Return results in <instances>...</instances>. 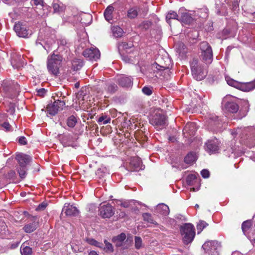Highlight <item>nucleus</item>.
Returning <instances> with one entry per match:
<instances>
[{
	"instance_id": "nucleus-26",
	"label": "nucleus",
	"mask_w": 255,
	"mask_h": 255,
	"mask_svg": "<svg viewBox=\"0 0 255 255\" xmlns=\"http://www.w3.org/2000/svg\"><path fill=\"white\" fill-rule=\"evenodd\" d=\"M37 227V223L35 222L26 224L23 228L24 231L27 233H30L35 231Z\"/></svg>"
},
{
	"instance_id": "nucleus-2",
	"label": "nucleus",
	"mask_w": 255,
	"mask_h": 255,
	"mask_svg": "<svg viewBox=\"0 0 255 255\" xmlns=\"http://www.w3.org/2000/svg\"><path fill=\"white\" fill-rule=\"evenodd\" d=\"M225 79L229 85L244 92H250L255 89V79L253 81L246 83L239 82L228 76H226Z\"/></svg>"
},
{
	"instance_id": "nucleus-4",
	"label": "nucleus",
	"mask_w": 255,
	"mask_h": 255,
	"mask_svg": "<svg viewBox=\"0 0 255 255\" xmlns=\"http://www.w3.org/2000/svg\"><path fill=\"white\" fill-rule=\"evenodd\" d=\"M149 122L155 128H163L166 124V117L163 111L160 109L155 110Z\"/></svg>"
},
{
	"instance_id": "nucleus-41",
	"label": "nucleus",
	"mask_w": 255,
	"mask_h": 255,
	"mask_svg": "<svg viewBox=\"0 0 255 255\" xmlns=\"http://www.w3.org/2000/svg\"><path fill=\"white\" fill-rule=\"evenodd\" d=\"M104 243L105 244V246L104 248V251L106 253H111L113 252L114 249L112 245L108 242L107 240L104 241Z\"/></svg>"
},
{
	"instance_id": "nucleus-48",
	"label": "nucleus",
	"mask_w": 255,
	"mask_h": 255,
	"mask_svg": "<svg viewBox=\"0 0 255 255\" xmlns=\"http://www.w3.org/2000/svg\"><path fill=\"white\" fill-rule=\"evenodd\" d=\"M1 228H0V237L3 238V235L5 233L6 226L4 222H2L0 224Z\"/></svg>"
},
{
	"instance_id": "nucleus-38",
	"label": "nucleus",
	"mask_w": 255,
	"mask_h": 255,
	"mask_svg": "<svg viewBox=\"0 0 255 255\" xmlns=\"http://www.w3.org/2000/svg\"><path fill=\"white\" fill-rule=\"evenodd\" d=\"M86 241L89 244L91 245H93L100 248H103V245L102 243H99L93 239L88 238L87 239Z\"/></svg>"
},
{
	"instance_id": "nucleus-63",
	"label": "nucleus",
	"mask_w": 255,
	"mask_h": 255,
	"mask_svg": "<svg viewBox=\"0 0 255 255\" xmlns=\"http://www.w3.org/2000/svg\"><path fill=\"white\" fill-rule=\"evenodd\" d=\"M102 172V169H99L97 171L96 174L99 175Z\"/></svg>"
},
{
	"instance_id": "nucleus-11",
	"label": "nucleus",
	"mask_w": 255,
	"mask_h": 255,
	"mask_svg": "<svg viewBox=\"0 0 255 255\" xmlns=\"http://www.w3.org/2000/svg\"><path fill=\"white\" fill-rule=\"evenodd\" d=\"M220 142L216 138L209 139L206 143V149L211 154L216 153L220 150Z\"/></svg>"
},
{
	"instance_id": "nucleus-64",
	"label": "nucleus",
	"mask_w": 255,
	"mask_h": 255,
	"mask_svg": "<svg viewBox=\"0 0 255 255\" xmlns=\"http://www.w3.org/2000/svg\"><path fill=\"white\" fill-rule=\"evenodd\" d=\"M232 255H241L239 252H234Z\"/></svg>"
},
{
	"instance_id": "nucleus-60",
	"label": "nucleus",
	"mask_w": 255,
	"mask_h": 255,
	"mask_svg": "<svg viewBox=\"0 0 255 255\" xmlns=\"http://www.w3.org/2000/svg\"><path fill=\"white\" fill-rule=\"evenodd\" d=\"M121 206H123L125 208H127V207H128V204L127 203H126V202L122 203H121Z\"/></svg>"
},
{
	"instance_id": "nucleus-9",
	"label": "nucleus",
	"mask_w": 255,
	"mask_h": 255,
	"mask_svg": "<svg viewBox=\"0 0 255 255\" xmlns=\"http://www.w3.org/2000/svg\"><path fill=\"white\" fill-rule=\"evenodd\" d=\"M65 103L61 100L55 101L53 103L48 104L46 108L47 114L50 116H55L59 111L63 109Z\"/></svg>"
},
{
	"instance_id": "nucleus-27",
	"label": "nucleus",
	"mask_w": 255,
	"mask_h": 255,
	"mask_svg": "<svg viewBox=\"0 0 255 255\" xmlns=\"http://www.w3.org/2000/svg\"><path fill=\"white\" fill-rule=\"evenodd\" d=\"M138 8L137 7H132L127 11V16L130 19L135 18L138 15Z\"/></svg>"
},
{
	"instance_id": "nucleus-17",
	"label": "nucleus",
	"mask_w": 255,
	"mask_h": 255,
	"mask_svg": "<svg viewBox=\"0 0 255 255\" xmlns=\"http://www.w3.org/2000/svg\"><path fill=\"white\" fill-rule=\"evenodd\" d=\"M130 167L133 171H139L142 169L141 161L137 157H131L129 162Z\"/></svg>"
},
{
	"instance_id": "nucleus-56",
	"label": "nucleus",
	"mask_w": 255,
	"mask_h": 255,
	"mask_svg": "<svg viewBox=\"0 0 255 255\" xmlns=\"http://www.w3.org/2000/svg\"><path fill=\"white\" fill-rule=\"evenodd\" d=\"M218 119V118L216 116H212V117H210V123L212 124V123H215V125H216L217 124L216 120Z\"/></svg>"
},
{
	"instance_id": "nucleus-42",
	"label": "nucleus",
	"mask_w": 255,
	"mask_h": 255,
	"mask_svg": "<svg viewBox=\"0 0 255 255\" xmlns=\"http://www.w3.org/2000/svg\"><path fill=\"white\" fill-rule=\"evenodd\" d=\"M208 224L204 221H200L197 225L198 234H200Z\"/></svg>"
},
{
	"instance_id": "nucleus-23",
	"label": "nucleus",
	"mask_w": 255,
	"mask_h": 255,
	"mask_svg": "<svg viewBox=\"0 0 255 255\" xmlns=\"http://www.w3.org/2000/svg\"><path fill=\"white\" fill-rule=\"evenodd\" d=\"M8 90L10 92H12L14 96H16L19 92L20 87L16 82L9 81L8 84Z\"/></svg>"
},
{
	"instance_id": "nucleus-52",
	"label": "nucleus",
	"mask_w": 255,
	"mask_h": 255,
	"mask_svg": "<svg viewBox=\"0 0 255 255\" xmlns=\"http://www.w3.org/2000/svg\"><path fill=\"white\" fill-rule=\"evenodd\" d=\"M201 174L204 178H207L210 176V172L207 169H203L201 171Z\"/></svg>"
},
{
	"instance_id": "nucleus-21",
	"label": "nucleus",
	"mask_w": 255,
	"mask_h": 255,
	"mask_svg": "<svg viewBox=\"0 0 255 255\" xmlns=\"http://www.w3.org/2000/svg\"><path fill=\"white\" fill-rule=\"evenodd\" d=\"M224 108L226 111L232 113H236L239 110L238 104L232 101L226 102Z\"/></svg>"
},
{
	"instance_id": "nucleus-13",
	"label": "nucleus",
	"mask_w": 255,
	"mask_h": 255,
	"mask_svg": "<svg viewBox=\"0 0 255 255\" xmlns=\"http://www.w3.org/2000/svg\"><path fill=\"white\" fill-rule=\"evenodd\" d=\"M231 133L233 135H239V136L242 138L244 134L246 135L248 134H250V135L252 134L255 135V128L253 127H247L243 128H238L234 130Z\"/></svg>"
},
{
	"instance_id": "nucleus-20",
	"label": "nucleus",
	"mask_w": 255,
	"mask_h": 255,
	"mask_svg": "<svg viewBox=\"0 0 255 255\" xmlns=\"http://www.w3.org/2000/svg\"><path fill=\"white\" fill-rule=\"evenodd\" d=\"M182 10L181 8L179 9V13L181 14V17L179 21L184 24L191 23L193 20L191 15L186 11L182 12Z\"/></svg>"
},
{
	"instance_id": "nucleus-10",
	"label": "nucleus",
	"mask_w": 255,
	"mask_h": 255,
	"mask_svg": "<svg viewBox=\"0 0 255 255\" xmlns=\"http://www.w3.org/2000/svg\"><path fill=\"white\" fill-rule=\"evenodd\" d=\"M14 30L19 37L26 38L31 35L26 25L21 22H18L15 24Z\"/></svg>"
},
{
	"instance_id": "nucleus-47",
	"label": "nucleus",
	"mask_w": 255,
	"mask_h": 255,
	"mask_svg": "<svg viewBox=\"0 0 255 255\" xmlns=\"http://www.w3.org/2000/svg\"><path fill=\"white\" fill-rule=\"evenodd\" d=\"M72 138V136L69 134L65 135L62 139V143H63V145L65 146H72L71 143H70L69 142H65V140L71 139Z\"/></svg>"
},
{
	"instance_id": "nucleus-22",
	"label": "nucleus",
	"mask_w": 255,
	"mask_h": 255,
	"mask_svg": "<svg viewBox=\"0 0 255 255\" xmlns=\"http://www.w3.org/2000/svg\"><path fill=\"white\" fill-rule=\"evenodd\" d=\"M156 213L162 216H167L169 213V208L165 204H159L156 208Z\"/></svg>"
},
{
	"instance_id": "nucleus-18",
	"label": "nucleus",
	"mask_w": 255,
	"mask_h": 255,
	"mask_svg": "<svg viewBox=\"0 0 255 255\" xmlns=\"http://www.w3.org/2000/svg\"><path fill=\"white\" fill-rule=\"evenodd\" d=\"M16 159L18 161L19 166H25L30 162L31 157L26 154L18 153L16 156Z\"/></svg>"
},
{
	"instance_id": "nucleus-59",
	"label": "nucleus",
	"mask_w": 255,
	"mask_h": 255,
	"mask_svg": "<svg viewBox=\"0 0 255 255\" xmlns=\"http://www.w3.org/2000/svg\"><path fill=\"white\" fill-rule=\"evenodd\" d=\"M45 207H46V205L44 203H42V204L39 205V206L37 207V209L43 210L45 208Z\"/></svg>"
},
{
	"instance_id": "nucleus-54",
	"label": "nucleus",
	"mask_w": 255,
	"mask_h": 255,
	"mask_svg": "<svg viewBox=\"0 0 255 255\" xmlns=\"http://www.w3.org/2000/svg\"><path fill=\"white\" fill-rule=\"evenodd\" d=\"M18 142L21 145H25L26 144V139L24 136H21L18 139Z\"/></svg>"
},
{
	"instance_id": "nucleus-34",
	"label": "nucleus",
	"mask_w": 255,
	"mask_h": 255,
	"mask_svg": "<svg viewBox=\"0 0 255 255\" xmlns=\"http://www.w3.org/2000/svg\"><path fill=\"white\" fill-rule=\"evenodd\" d=\"M105 88L109 93H113L117 89V86L115 84L107 83L105 84Z\"/></svg>"
},
{
	"instance_id": "nucleus-31",
	"label": "nucleus",
	"mask_w": 255,
	"mask_h": 255,
	"mask_svg": "<svg viewBox=\"0 0 255 255\" xmlns=\"http://www.w3.org/2000/svg\"><path fill=\"white\" fill-rule=\"evenodd\" d=\"M171 19L179 20L178 14L174 11H169L166 17V21L169 24L170 23V20Z\"/></svg>"
},
{
	"instance_id": "nucleus-44",
	"label": "nucleus",
	"mask_w": 255,
	"mask_h": 255,
	"mask_svg": "<svg viewBox=\"0 0 255 255\" xmlns=\"http://www.w3.org/2000/svg\"><path fill=\"white\" fill-rule=\"evenodd\" d=\"M111 121V118L107 116H102L100 117L98 120L99 123H102L103 125L110 123Z\"/></svg>"
},
{
	"instance_id": "nucleus-16",
	"label": "nucleus",
	"mask_w": 255,
	"mask_h": 255,
	"mask_svg": "<svg viewBox=\"0 0 255 255\" xmlns=\"http://www.w3.org/2000/svg\"><path fill=\"white\" fill-rule=\"evenodd\" d=\"M62 211L67 216H76L79 213V211L75 206L70 205L69 204H65Z\"/></svg>"
},
{
	"instance_id": "nucleus-35",
	"label": "nucleus",
	"mask_w": 255,
	"mask_h": 255,
	"mask_svg": "<svg viewBox=\"0 0 255 255\" xmlns=\"http://www.w3.org/2000/svg\"><path fill=\"white\" fill-rule=\"evenodd\" d=\"M26 166H18L17 168V172L19 174L20 177L22 179L24 178L26 175Z\"/></svg>"
},
{
	"instance_id": "nucleus-40",
	"label": "nucleus",
	"mask_w": 255,
	"mask_h": 255,
	"mask_svg": "<svg viewBox=\"0 0 255 255\" xmlns=\"http://www.w3.org/2000/svg\"><path fill=\"white\" fill-rule=\"evenodd\" d=\"M77 122L76 118L74 116H71L68 118L67 124L69 127L73 128Z\"/></svg>"
},
{
	"instance_id": "nucleus-62",
	"label": "nucleus",
	"mask_w": 255,
	"mask_h": 255,
	"mask_svg": "<svg viewBox=\"0 0 255 255\" xmlns=\"http://www.w3.org/2000/svg\"><path fill=\"white\" fill-rule=\"evenodd\" d=\"M89 255H99L95 251H91L89 253Z\"/></svg>"
},
{
	"instance_id": "nucleus-45",
	"label": "nucleus",
	"mask_w": 255,
	"mask_h": 255,
	"mask_svg": "<svg viewBox=\"0 0 255 255\" xmlns=\"http://www.w3.org/2000/svg\"><path fill=\"white\" fill-rule=\"evenodd\" d=\"M135 247L136 249H139L142 246V240L140 237H135Z\"/></svg>"
},
{
	"instance_id": "nucleus-58",
	"label": "nucleus",
	"mask_w": 255,
	"mask_h": 255,
	"mask_svg": "<svg viewBox=\"0 0 255 255\" xmlns=\"http://www.w3.org/2000/svg\"><path fill=\"white\" fill-rule=\"evenodd\" d=\"M46 93V91L44 89H40L38 91V94L39 95L43 96Z\"/></svg>"
},
{
	"instance_id": "nucleus-37",
	"label": "nucleus",
	"mask_w": 255,
	"mask_h": 255,
	"mask_svg": "<svg viewBox=\"0 0 255 255\" xmlns=\"http://www.w3.org/2000/svg\"><path fill=\"white\" fill-rule=\"evenodd\" d=\"M143 220L148 223L156 224V222L153 220L151 215L149 213H144L142 215Z\"/></svg>"
},
{
	"instance_id": "nucleus-39",
	"label": "nucleus",
	"mask_w": 255,
	"mask_h": 255,
	"mask_svg": "<svg viewBox=\"0 0 255 255\" xmlns=\"http://www.w3.org/2000/svg\"><path fill=\"white\" fill-rule=\"evenodd\" d=\"M122 60L126 63H134L135 59L131 55L128 54H123L122 55Z\"/></svg>"
},
{
	"instance_id": "nucleus-19",
	"label": "nucleus",
	"mask_w": 255,
	"mask_h": 255,
	"mask_svg": "<svg viewBox=\"0 0 255 255\" xmlns=\"http://www.w3.org/2000/svg\"><path fill=\"white\" fill-rule=\"evenodd\" d=\"M196 129V125L194 123H188L185 125L183 129V132L184 136L187 137L190 135H193Z\"/></svg>"
},
{
	"instance_id": "nucleus-36",
	"label": "nucleus",
	"mask_w": 255,
	"mask_h": 255,
	"mask_svg": "<svg viewBox=\"0 0 255 255\" xmlns=\"http://www.w3.org/2000/svg\"><path fill=\"white\" fill-rule=\"evenodd\" d=\"M20 252L22 255H31L32 249L29 247L23 245L21 247Z\"/></svg>"
},
{
	"instance_id": "nucleus-15",
	"label": "nucleus",
	"mask_w": 255,
	"mask_h": 255,
	"mask_svg": "<svg viewBox=\"0 0 255 255\" xmlns=\"http://www.w3.org/2000/svg\"><path fill=\"white\" fill-rule=\"evenodd\" d=\"M117 81L119 84L123 87H129L132 85V81L130 77L124 75L118 76Z\"/></svg>"
},
{
	"instance_id": "nucleus-29",
	"label": "nucleus",
	"mask_w": 255,
	"mask_h": 255,
	"mask_svg": "<svg viewBox=\"0 0 255 255\" xmlns=\"http://www.w3.org/2000/svg\"><path fill=\"white\" fill-rule=\"evenodd\" d=\"M126 235L125 233H121L116 237L113 238V241L116 243L117 247H120L122 245L123 242L125 240Z\"/></svg>"
},
{
	"instance_id": "nucleus-8",
	"label": "nucleus",
	"mask_w": 255,
	"mask_h": 255,
	"mask_svg": "<svg viewBox=\"0 0 255 255\" xmlns=\"http://www.w3.org/2000/svg\"><path fill=\"white\" fill-rule=\"evenodd\" d=\"M152 69L154 71L155 77L157 78L162 76L167 79L170 77V70L168 67L160 65L155 62L152 65Z\"/></svg>"
},
{
	"instance_id": "nucleus-53",
	"label": "nucleus",
	"mask_w": 255,
	"mask_h": 255,
	"mask_svg": "<svg viewBox=\"0 0 255 255\" xmlns=\"http://www.w3.org/2000/svg\"><path fill=\"white\" fill-rule=\"evenodd\" d=\"M120 48H123L125 50H127L128 49L131 48L132 47V44H130L128 45L126 42H123L120 45Z\"/></svg>"
},
{
	"instance_id": "nucleus-3",
	"label": "nucleus",
	"mask_w": 255,
	"mask_h": 255,
	"mask_svg": "<svg viewBox=\"0 0 255 255\" xmlns=\"http://www.w3.org/2000/svg\"><path fill=\"white\" fill-rule=\"evenodd\" d=\"M180 230L184 243L185 244L191 243L195 235L193 225L190 223H185L181 226Z\"/></svg>"
},
{
	"instance_id": "nucleus-7",
	"label": "nucleus",
	"mask_w": 255,
	"mask_h": 255,
	"mask_svg": "<svg viewBox=\"0 0 255 255\" xmlns=\"http://www.w3.org/2000/svg\"><path fill=\"white\" fill-rule=\"evenodd\" d=\"M192 74L194 79L200 81L203 79L206 76V71L203 69L200 66L198 65L196 61H193L190 64Z\"/></svg>"
},
{
	"instance_id": "nucleus-33",
	"label": "nucleus",
	"mask_w": 255,
	"mask_h": 255,
	"mask_svg": "<svg viewBox=\"0 0 255 255\" xmlns=\"http://www.w3.org/2000/svg\"><path fill=\"white\" fill-rule=\"evenodd\" d=\"M252 226L251 222L250 221H244L242 225V229L244 234L247 236V233L248 231L250 229V228Z\"/></svg>"
},
{
	"instance_id": "nucleus-57",
	"label": "nucleus",
	"mask_w": 255,
	"mask_h": 255,
	"mask_svg": "<svg viewBox=\"0 0 255 255\" xmlns=\"http://www.w3.org/2000/svg\"><path fill=\"white\" fill-rule=\"evenodd\" d=\"M229 151H231L232 154H234L235 155L239 156L240 155V153L236 152L234 149H233L232 147L230 148L229 149H228Z\"/></svg>"
},
{
	"instance_id": "nucleus-24",
	"label": "nucleus",
	"mask_w": 255,
	"mask_h": 255,
	"mask_svg": "<svg viewBox=\"0 0 255 255\" xmlns=\"http://www.w3.org/2000/svg\"><path fill=\"white\" fill-rule=\"evenodd\" d=\"M114 7L112 5H109L105 10L104 16L107 21L110 22L113 19V12Z\"/></svg>"
},
{
	"instance_id": "nucleus-50",
	"label": "nucleus",
	"mask_w": 255,
	"mask_h": 255,
	"mask_svg": "<svg viewBox=\"0 0 255 255\" xmlns=\"http://www.w3.org/2000/svg\"><path fill=\"white\" fill-rule=\"evenodd\" d=\"M31 3L32 5H34L37 6H40L42 7L43 5V0H32Z\"/></svg>"
},
{
	"instance_id": "nucleus-43",
	"label": "nucleus",
	"mask_w": 255,
	"mask_h": 255,
	"mask_svg": "<svg viewBox=\"0 0 255 255\" xmlns=\"http://www.w3.org/2000/svg\"><path fill=\"white\" fill-rule=\"evenodd\" d=\"M198 176V174H190L188 175L186 178V182L188 185H192L194 180H195L197 178V176Z\"/></svg>"
},
{
	"instance_id": "nucleus-49",
	"label": "nucleus",
	"mask_w": 255,
	"mask_h": 255,
	"mask_svg": "<svg viewBox=\"0 0 255 255\" xmlns=\"http://www.w3.org/2000/svg\"><path fill=\"white\" fill-rule=\"evenodd\" d=\"M6 111L9 114L13 115L15 112V106L14 104L9 103Z\"/></svg>"
},
{
	"instance_id": "nucleus-51",
	"label": "nucleus",
	"mask_w": 255,
	"mask_h": 255,
	"mask_svg": "<svg viewBox=\"0 0 255 255\" xmlns=\"http://www.w3.org/2000/svg\"><path fill=\"white\" fill-rule=\"evenodd\" d=\"M142 91L144 94L147 96H149L152 94L151 89L147 87H144L142 89Z\"/></svg>"
},
{
	"instance_id": "nucleus-61",
	"label": "nucleus",
	"mask_w": 255,
	"mask_h": 255,
	"mask_svg": "<svg viewBox=\"0 0 255 255\" xmlns=\"http://www.w3.org/2000/svg\"><path fill=\"white\" fill-rule=\"evenodd\" d=\"M66 44V41L65 39H62V40H60V44L64 45H65Z\"/></svg>"
},
{
	"instance_id": "nucleus-32",
	"label": "nucleus",
	"mask_w": 255,
	"mask_h": 255,
	"mask_svg": "<svg viewBox=\"0 0 255 255\" xmlns=\"http://www.w3.org/2000/svg\"><path fill=\"white\" fill-rule=\"evenodd\" d=\"M112 32L113 35L115 37H120L123 34V30L118 26H113L112 27Z\"/></svg>"
},
{
	"instance_id": "nucleus-5",
	"label": "nucleus",
	"mask_w": 255,
	"mask_h": 255,
	"mask_svg": "<svg viewBox=\"0 0 255 255\" xmlns=\"http://www.w3.org/2000/svg\"><path fill=\"white\" fill-rule=\"evenodd\" d=\"M201 51V57L207 64H210L213 60L212 49L209 44L206 41L202 42L200 44Z\"/></svg>"
},
{
	"instance_id": "nucleus-6",
	"label": "nucleus",
	"mask_w": 255,
	"mask_h": 255,
	"mask_svg": "<svg viewBox=\"0 0 255 255\" xmlns=\"http://www.w3.org/2000/svg\"><path fill=\"white\" fill-rule=\"evenodd\" d=\"M220 248V243L216 241H207L202 245V248L207 255H219Z\"/></svg>"
},
{
	"instance_id": "nucleus-25",
	"label": "nucleus",
	"mask_w": 255,
	"mask_h": 255,
	"mask_svg": "<svg viewBox=\"0 0 255 255\" xmlns=\"http://www.w3.org/2000/svg\"><path fill=\"white\" fill-rule=\"evenodd\" d=\"M83 66V61L80 59H74L71 62V68L74 71L80 70Z\"/></svg>"
},
{
	"instance_id": "nucleus-12",
	"label": "nucleus",
	"mask_w": 255,
	"mask_h": 255,
	"mask_svg": "<svg viewBox=\"0 0 255 255\" xmlns=\"http://www.w3.org/2000/svg\"><path fill=\"white\" fill-rule=\"evenodd\" d=\"M83 55L91 61H96L100 57V53L98 49L93 47L85 49L83 52Z\"/></svg>"
},
{
	"instance_id": "nucleus-30",
	"label": "nucleus",
	"mask_w": 255,
	"mask_h": 255,
	"mask_svg": "<svg viewBox=\"0 0 255 255\" xmlns=\"http://www.w3.org/2000/svg\"><path fill=\"white\" fill-rule=\"evenodd\" d=\"M197 160V156L194 152H191L188 153L184 158V161L187 164H191Z\"/></svg>"
},
{
	"instance_id": "nucleus-1",
	"label": "nucleus",
	"mask_w": 255,
	"mask_h": 255,
	"mask_svg": "<svg viewBox=\"0 0 255 255\" xmlns=\"http://www.w3.org/2000/svg\"><path fill=\"white\" fill-rule=\"evenodd\" d=\"M61 62L62 57L59 55L53 54L49 56L47 61V67L49 73L57 76L59 73Z\"/></svg>"
},
{
	"instance_id": "nucleus-46",
	"label": "nucleus",
	"mask_w": 255,
	"mask_h": 255,
	"mask_svg": "<svg viewBox=\"0 0 255 255\" xmlns=\"http://www.w3.org/2000/svg\"><path fill=\"white\" fill-rule=\"evenodd\" d=\"M151 24V22L149 21H144L141 23L140 27L142 29H147L150 27Z\"/></svg>"
},
{
	"instance_id": "nucleus-55",
	"label": "nucleus",
	"mask_w": 255,
	"mask_h": 255,
	"mask_svg": "<svg viewBox=\"0 0 255 255\" xmlns=\"http://www.w3.org/2000/svg\"><path fill=\"white\" fill-rule=\"evenodd\" d=\"M2 127L6 131H9L10 128V125L8 123L5 122L2 124Z\"/></svg>"
},
{
	"instance_id": "nucleus-14",
	"label": "nucleus",
	"mask_w": 255,
	"mask_h": 255,
	"mask_svg": "<svg viewBox=\"0 0 255 255\" xmlns=\"http://www.w3.org/2000/svg\"><path fill=\"white\" fill-rule=\"evenodd\" d=\"M100 215L103 218H110L115 213L114 208L110 204L103 205L100 209Z\"/></svg>"
},
{
	"instance_id": "nucleus-28",
	"label": "nucleus",
	"mask_w": 255,
	"mask_h": 255,
	"mask_svg": "<svg viewBox=\"0 0 255 255\" xmlns=\"http://www.w3.org/2000/svg\"><path fill=\"white\" fill-rule=\"evenodd\" d=\"M53 10L54 12H60L64 10V5L59 2L58 0H54L52 4Z\"/></svg>"
}]
</instances>
